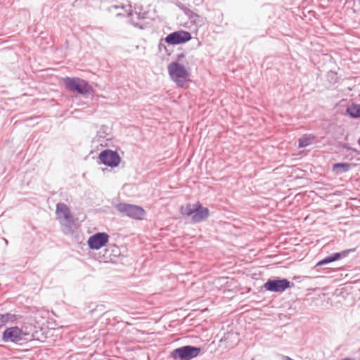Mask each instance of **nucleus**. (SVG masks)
<instances>
[{
    "instance_id": "17",
    "label": "nucleus",
    "mask_w": 360,
    "mask_h": 360,
    "mask_svg": "<svg viewBox=\"0 0 360 360\" xmlns=\"http://www.w3.org/2000/svg\"><path fill=\"white\" fill-rule=\"evenodd\" d=\"M352 250H346L340 252L331 254V255L333 256V260L337 261L341 258L346 257L348 255V253Z\"/></svg>"
},
{
    "instance_id": "26",
    "label": "nucleus",
    "mask_w": 360,
    "mask_h": 360,
    "mask_svg": "<svg viewBox=\"0 0 360 360\" xmlns=\"http://www.w3.org/2000/svg\"><path fill=\"white\" fill-rule=\"evenodd\" d=\"M38 117H39L38 116L31 117L30 119H27V120H34V119H37Z\"/></svg>"
},
{
    "instance_id": "27",
    "label": "nucleus",
    "mask_w": 360,
    "mask_h": 360,
    "mask_svg": "<svg viewBox=\"0 0 360 360\" xmlns=\"http://www.w3.org/2000/svg\"><path fill=\"white\" fill-rule=\"evenodd\" d=\"M4 241H5L6 245H8V240H7V239H6V238H4Z\"/></svg>"
},
{
    "instance_id": "13",
    "label": "nucleus",
    "mask_w": 360,
    "mask_h": 360,
    "mask_svg": "<svg viewBox=\"0 0 360 360\" xmlns=\"http://www.w3.org/2000/svg\"><path fill=\"white\" fill-rule=\"evenodd\" d=\"M354 165L347 162L335 163L333 166V171L337 174H342L350 170Z\"/></svg>"
},
{
    "instance_id": "29",
    "label": "nucleus",
    "mask_w": 360,
    "mask_h": 360,
    "mask_svg": "<svg viewBox=\"0 0 360 360\" xmlns=\"http://www.w3.org/2000/svg\"><path fill=\"white\" fill-rule=\"evenodd\" d=\"M109 250H109V248H107V249L105 250V251H106V252H108Z\"/></svg>"
},
{
    "instance_id": "1",
    "label": "nucleus",
    "mask_w": 360,
    "mask_h": 360,
    "mask_svg": "<svg viewBox=\"0 0 360 360\" xmlns=\"http://www.w3.org/2000/svg\"><path fill=\"white\" fill-rule=\"evenodd\" d=\"M180 211L183 215L192 216V221L194 223L205 221L210 215L209 209L202 207L200 202L195 204L188 203L186 206H181Z\"/></svg>"
},
{
    "instance_id": "9",
    "label": "nucleus",
    "mask_w": 360,
    "mask_h": 360,
    "mask_svg": "<svg viewBox=\"0 0 360 360\" xmlns=\"http://www.w3.org/2000/svg\"><path fill=\"white\" fill-rule=\"evenodd\" d=\"M191 38V34L189 32L178 30L167 34L165 41L169 45H178L188 41Z\"/></svg>"
},
{
    "instance_id": "14",
    "label": "nucleus",
    "mask_w": 360,
    "mask_h": 360,
    "mask_svg": "<svg viewBox=\"0 0 360 360\" xmlns=\"http://www.w3.org/2000/svg\"><path fill=\"white\" fill-rule=\"evenodd\" d=\"M18 319V316L11 314L6 313L4 314H0V327L6 325L7 323H13Z\"/></svg>"
},
{
    "instance_id": "12",
    "label": "nucleus",
    "mask_w": 360,
    "mask_h": 360,
    "mask_svg": "<svg viewBox=\"0 0 360 360\" xmlns=\"http://www.w3.org/2000/svg\"><path fill=\"white\" fill-rule=\"evenodd\" d=\"M340 106L345 107V112L347 113L356 112L360 113V104L352 103L350 105H348L347 100L342 99L340 103Z\"/></svg>"
},
{
    "instance_id": "11",
    "label": "nucleus",
    "mask_w": 360,
    "mask_h": 360,
    "mask_svg": "<svg viewBox=\"0 0 360 360\" xmlns=\"http://www.w3.org/2000/svg\"><path fill=\"white\" fill-rule=\"evenodd\" d=\"M56 214L58 218H63L70 226L75 225V219L68 205L60 202L56 205Z\"/></svg>"
},
{
    "instance_id": "3",
    "label": "nucleus",
    "mask_w": 360,
    "mask_h": 360,
    "mask_svg": "<svg viewBox=\"0 0 360 360\" xmlns=\"http://www.w3.org/2000/svg\"><path fill=\"white\" fill-rule=\"evenodd\" d=\"M172 79L180 87H184L189 77V72L184 65L178 62H172L167 66Z\"/></svg>"
},
{
    "instance_id": "21",
    "label": "nucleus",
    "mask_w": 360,
    "mask_h": 360,
    "mask_svg": "<svg viewBox=\"0 0 360 360\" xmlns=\"http://www.w3.org/2000/svg\"><path fill=\"white\" fill-rule=\"evenodd\" d=\"M111 248L112 252H114V255H116L119 252V248L116 245H112L110 247Z\"/></svg>"
},
{
    "instance_id": "2",
    "label": "nucleus",
    "mask_w": 360,
    "mask_h": 360,
    "mask_svg": "<svg viewBox=\"0 0 360 360\" xmlns=\"http://www.w3.org/2000/svg\"><path fill=\"white\" fill-rule=\"evenodd\" d=\"M65 89L80 95H90L93 93L92 86L89 82L79 77H66L63 79Z\"/></svg>"
},
{
    "instance_id": "23",
    "label": "nucleus",
    "mask_w": 360,
    "mask_h": 360,
    "mask_svg": "<svg viewBox=\"0 0 360 360\" xmlns=\"http://www.w3.org/2000/svg\"><path fill=\"white\" fill-rule=\"evenodd\" d=\"M348 115L350 116V117L354 118V119L360 117V114H348Z\"/></svg>"
},
{
    "instance_id": "8",
    "label": "nucleus",
    "mask_w": 360,
    "mask_h": 360,
    "mask_svg": "<svg viewBox=\"0 0 360 360\" xmlns=\"http://www.w3.org/2000/svg\"><path fill=\"white\" fill-rule=\"evenodd\" d=\"M100 163L110 167H115L119 165L121 158L117 151L105 149L99 154Z\"/></svg>"
},
{
    "instance_id": "18",
    "label": "nucleus",
    "mask_w": 360,
    "mask_h": 360,
    "mask_svg": "<svg viewBox=\"0 0 360 360\" xmlns=\"http://www.w3.org/2000/svg\"><path fill=\"white\" fill-rule=\"evenodd\" d=\"M108 127L105 126H102L101 129L97 132V136L98 137V141H100V139H105L108 135Z\"/></svg>"
},
{
    "instance_id": "24",
    "label": "nucleus",
    "mask_w": 360,
    "mask_h": 360,
    "mask_svg": "<svg viewBox=\"0 0 360 360\" xmlns=\"http://www.w3.org/2000/svg\"><path fill=\"white\" fill-rule=\"evenodd\" d=\"M281 359H282V360H294V359H292L290 357L287 356H282Z\"/></svg>"
},
{
    "instance_id": "15",
    "label": "nucleus",
    "mask_w": 360,
    "mask_h": 360,
    "mask_svg": "<svg viewBox=\"0 0 360 360\" xmlns=\"http://www.w3.org/2000/svg\"><path fill=\"white\" fill-rule=\"evenodd\" d=\"M313 138L303 136L299 139V147L304 148L312 143Z\"/></svg>"
},
{
    "instance_id": "16",
    "label": "nucleus",
    "mask_w": 360,
    "mask_h": 360,
    "mask_svg": "<svg viewBox=\"0 0 360 360\" xmlns=\"http://www.w3.org/2000/svg\"><path fill=\"white\" fill-rule=\"evenodd\" d=\"M179 7L181 8V10L184 11L185 15H186L189 19L195 20V18H199V15L198 14L194 13L192 10L186 8V6H179Z\"/></svg>"
},
{
    "instance_id": "6",
    "label": "nucleus",
    "mask_w": 360,
    "mask_h": 360,
    "mask_svg": "<svg viewBox=\"0 0 360 360\" xmlns=\"http://www.w3.org/2000/svg\"><path fill=\"white\" fill-rule=\"evenodd\" d=\"M294 283H290L285 278L269 279L264 285V288L267 291L274 292H283L288 288L293 286Z\"/></svg>"
},
{
    "instance_id": "19",
    "label": "nucleus",
    "mask_w": 360,
    "mask_h": 360,
    "mask_svg": "<svg viewBox=\"0 0 360 360\" xmlns=\"http://www.w3.org/2000/svg\"><path fill=\"white\" fill-rule=\"evenodd\" d=\"M335 262L333 260V256L330 255L329 256H327L325 258H323L322 260L319 261L317 264H316V266H322V265H325V264H328L330 262Z\"/></svg>"
},
{
    "instance_id": "7",
    "label": "nucleus",
    "mask_w": 360,
    "mask_h": 360,
    "mask_svg": "<svg viewBox=\"0 0 360 360\" xmlns=\"http://www.w3.org/2000/svg\"><path fill=\"white\" fill-rule=\"evenodd\" d=\"M27 334L17 326L7 328L3 333L2 340L4 342L18 343L21 340H25Z\"/></svg>"
},
{
    "instance_id": "20",
    "label": "nucleus",
    "mask_w": 360,
    "mask_h": 360,
    "mask_svg": "<svg viewBox=\"0 0 360 360\" xmlns=\"http://www.w3.org/2000/svg\"><path fill=\"white\" fill-rule=\"evenodd\" d=\"M327 77L330 81V82H336L338 79V75L336 72L329 71L328 72Z\"/></svg>"
},
{
    "instance_id": "25",
    "label": "nucleus",
    "mask_w": 360,
    "mask_h": 360,
    "mask_svg": "<svg viewBox=\"0 0 360 360\" xmlns=\"http://www.w3.org/2000/svg\"><path fill=\"white\" fill-rule=\"evenodd\" d=\"M158 48H159L160 51H161L162 49H163V48L166 50V46L164 44H161V43L158 45Z\"/></svg>"
},
{
    "instance_id": "5",
    "label": "nucleus",
    "mask_w": 360,
    "mask_h": 360,
    "mask_svg": "<svg viewBox=\"0 0 360 360\" xmlns=\"http://www.w3.org/2000/svg\"><path fill=\"white\" fill-rule=\"evenodd\" d=\"M201 352V348L185 345L174 349L170 354V356L174 360H191L198 356Z\"/></svg>"
},
{
    "instance_id": "4",
    "label": "nucleus",
    "mask_w": 360,
    "mask_h": 360,
    "mask_svg": "<svg viewBox=\"0 0 360 360\" xmlns=\"http://www.w3.org/2000/svg\"><path fill=\"white\" fill-rule=\"evenodd\" d=\"M115 207L122 215L136 220L143 219L146 214L144 209L136 205L120 202L116 205Z\"/></svg>"
},
{
    "instance_id": "10",
    "label": "nucleus",
    "mask_w": 360,
    "mask_h": 360,
    "mask_svg": "<svg viewBox=\"0 0 360 360\" xmlns=\"http://www.w3.org/2000/svg\"><path fill=\"white\" fill-rule=\"evenodd\" d=\"M109 235L105 232H98L90 236L87 243L90 249L99 250L105 246L109 240Z\"/></svg>"
},
{
    "instance_id": "22",
    "label": "nucleus",
    "mask_w": 360,
    "mask_h": 360,
    "mask_svg": "<svg viewBox=\"0 0 360 360\" xmlns=\"http://www.w3.org/2000/svg\"><path fill=\"white\" fill-rule=\"evenodd\" d=\"M184 58H185V54L184 53L177 54L176 55V60H177L176 62L179 63V61H181Z\"/></svg>"
},
{
    "instance_id": "28",
    "label": "nucleus",
    "mask_w": 360,
    "mask_h": 360,
    "mask_svg": "<svg viewBox=\"0 0 360 360\" xmlns=\"http://www.w3.org/2000/svg\"><path fill=\"white\" fill-rule=\"evenodd\" d=\"M78 110H75L73 112H77Z\"/></svg>"
}]
</instances>
